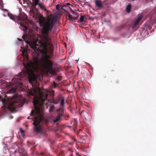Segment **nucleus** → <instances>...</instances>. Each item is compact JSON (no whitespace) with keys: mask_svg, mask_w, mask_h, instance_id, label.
Wrapping results in <instances>:
<instances>
[{"mask_svg":"<svg viewBox=\"0 0 156 156\" xmlns=\"http://www.w3.org/2000/svg\"><path fill=\"white\" fill-rule=\"evenodd\" d=\"M38 22L40 26L43 27L42 33V38L41 41L37 40L35 42H31L27 39L29 36L24 34L23 36V39L34 50L35 53H42L46 55L45 56L38 59L37 57L34 58L32 60H30L27 52H22V55L25 61L23 65L26 68V71L23 72V76L28 75L29 82H36L37 77L34 73V71H37L40 68L41 70L47 74L50 73L52 75L56 74L55 69L53 67V62L49 59L47 55L48 49L47 46L50 45L51 38L48 34L51 31L55 24V21L51 20V18H48L47 21L44 22V19L42 16L39 18Z\"/></svg>","mask_w":156,"mask_h":156,"instance_id":"obj_1","label":"nucleus"},{"mask_svg":"<svg viewBox=\"0 0 156 156\" xmlns=\"http://www.w3.org/2000/svg\"><path fill=\"white\" fill-rule=\"evenodd\" d=\"M31 95L34 96L33 103L35 110H32L30 113V117L28 119H32L34 121L33 124L34 126V131L36 133H39L41 131V127L40 124L43 115V108L44 102H48L47 98L48 94L43 92L41 89L37 87L33 88L30 92Z\"/></svg>","mask_w":156,"mask_h":156,"instance_id":"obj_2","label":"nucleus"},{"mask_svg":"<svg viewBox=\"0 0 156 156\" xmlns=\"http://www.w3.org/2000/svg\"><path fill=\"white\" fill-rule=\"evenodd\" d=\"M8 16L14 21H25L27 18V16L24 13L20 14L18 16H13L11 14H8Z\"/></svg>","mask_w":156,"mask_h":156,"instance_id":"obj_3","label":"nucleus"},{"mask_svg":"<svg viewBox=\"0 0 156 156\" xmlns=\"http://www.w3.org/2000/svg\"><path fill=\"white\" fill-rule=\"evenodd\" d=\"M22 73H20L19 74V76L17 77H14L12 80V81L13 82L14 84H16V86L20 88H21L23 85V83L20 81L22 80Z\"/></svg>","mask_w":156,"mask_h":156,"instance_id":"obj_4","label":"nucleus"},{"mask_svg":"<svg viewBox=\"0 0 156 156\" xmlns=\"http://www.w3.org/2000/svg\"><path fill=\"white\" fill-rule=\"evenodd\" d=\"M57 115L53 119V121L54 123L60 122L61 120V118L63 116L64 111L63 108H60L57 110Z\"/></svg>","mask_w":156,"mask_h":156,"instance_id":"obj_5","label":"nucleus"},{"mask_svg":"<svg viewBox=\"0 0 156 156\" xmlns=\"http://www.w3.org/2000/svg\"><path fill=\"white\" fill-rule=\"evenodd\" d=\"M20 29L24 31H26L27 29V27L25 25V23H26L28 21L27 18L25 21H20Z\"/></svg>","mask_w":156,"mask_h":156,"instance_id":"obj_6","label":"nucleus"},{"mask_svg":"<svg viewBox=\"0 0 156 156\" xmlns=\"http://www.w3.org/2000/svg\"><path fill=\"white\" fill-rule=\"evenodd\" d=\"M77 16L76 17H73L69 13H68V19L71 21H75L78 17V14H76Z\"/></svg>","mask_w":156,"mask_h":156,"instance_id":"obj_7","label":"nucleus"},{"mask_svg":"<svg viewBox=\"0 0 156 156\" xmlns=\"http://www.w3.org/2000/svg\"><path fill=\"white\" fill-rule=\"evenodd\" d=\"M95 4L96 6L99 8L103 7V5L101 1L99 0H96L95 1Z\"/></svg>","mask_w":156,"mask_h":156,"instance_id":"obj_8","label":"nucleus"},{"mask_svg":"<svg viewBox=\"0 0 156 156\" xmlns=\"http://www.w3.org/2000/svg\"><path fill=\"white\" fill-rule=\"evenodd\" d=\"M141 18L142 17L141 16H140L135 21L132 27L133 28H134V27H135L137 25V24L139 23V22L141 19Z\"/></svg>","mask_w":156,"mask_h":156,"instance_id":"obj_9","label":"nucleus"},{"mask_svg":"<svg viewBox=\"0 0 156 156\" xmlns=\"http://www.w3.org/2000/svg\"><path fill=\"white\" fill-rule=\"evenodd\" d=\"M39 0H33V6L34 8L37 5H39V4H40L39 3Z\"/></svg>","mask_w":156,"mask_h":156,"instance_id":"obj_10","label":"nucleus"},{"mask_svg":"<svg viewBox=\"0 0 156 156\" xmlns=\"http://www.w3.org/2000/svg\"><path fill=\"white\" fill-rule=\"evenodd\" d=\"M61 108H63L65 106L64 100L63 98H61V101L60 102Z\"/></svg>","mask_w":156,"mask_h":156,"instance_id":"obj_11","label":"nucleus"},{"mask_svg":"<svg viewBox=\"0 0 156 156\" xmlns=\"http://www.w3.org/2000/svg\"><path fill=\"white\" fill-rule=\"evenodd\" d=\"M79 138H80L81 141V143H85L86 142L85 137L83 136H82L79 135Z\"/></svg>","mask_w":156,"mask_h":156,"instance_id":"obj_12","label":"nucleus"},{"mask_svg":"<svg viewBox=\"0 0 156 156\" xmlns=\"http://www.w3.org/2000/svg\"><path fill=\"white\" fill-rule=\"evenodd\" d=\"M70 144V143H69L67 141H65L61 144V146L62 147H67L68 145Z\"/></svg>","mask_w":156,"mask_h":156,"instance_id":"obj_13","label":"nucleus"},{"mask_svg":"<svg viewBox=\"0 0 156 156\" xmlns=\"http://www.w3.org/2000/svg\"><path fill=\"white\" fill-rule=\"evenodd\" d=\"M17 89L16 87H13L11 89L9 90L8 91L9 93H15L16 92Z\"/></svg>","mask_w":156,"mask_h":156,"instance_id":"obj_14","label":"nucleus"},{"mask_svg":"<svg viewBox=\"0 0 156 156\" xmlns=\"http://www.w3.org/2000/svg\"><path fill=\"white\" fill-rule=\"evenodd\" d=\"M131 4H129L126 7V11L128 12H130L131 9Z\"/></svg>","mask_w":156,"mask_h":156,"instance_id":"obj_15","label":"nucleus"},{"mask_svg":"<svg viewBox=\"0 0 156 156\" xmlns=\"http://www.w3.org/2000/svg\"><path fill=\"white\" fill-rule=\"evenodd\" d=\"M55 106L54 105H51L50 107L49 111L50 112H52L54 111Z\"/></svg>","mask_w":156,"mask_h":156,"instance_id":"obj_16","label":"nucleus"},{"mask_svg":"<svg viewBox=\"0 0 156 156\" xmlns=\"http://www.w3.org/2000/svg\"><path fill=\"white\" fill-rule=\"evenodd\" d=\"M51 85L52 88H55L58 86V84L55 81H54Z\"/></svg>","mask_w":156,"mask_h":156,"instance_id":"obj_17","label":"nucleus"},{"mask_svg":"<svg viewBox=\"0 0 156 156\" xmlns=\"http://www.w3.org/2000/svg\"><path fill=\"white\" fill-rule=\"evenodd\" d=\"M71 124H73L72 125L74 127L76 128L77 126V122L76 120H74V121H73L71 122Z\"/></svg>","mask_w":156,"mask_h":156,"instance_id":"obj_18","label":"nucleus"},{"mask_svg":"<svg viewBox=\"0 0 156 156\" xmlns=\"http://www.w3.org/2000/svg\"><path fill=\"white\" fill-rule=\"evenodd\" d=\"M85 16H82L80 18V22L81 23H82L83 22Z\"/></svg>","mask_w":156,"mask_h":156,"instance_id":"obj_19","label":"nucleus"},{"mask_svg":"<svg viewBox=\"0 0 156 156\" xmlns=\"http://www.w3.org/2000/svg\"><path fill=\"white\" fill-rule=\"evenodd\" d=\"M20 132L22 134V136L23 137L25 136V131L24 130H22V128L20 129Z\"/></svg>","mask_w":156,"mask_h":156,"instance_id":"obj_20","label":"nucleus"},{"mask_svg":"<svg viewBox=\"0 0 156 156\" xmlns=\"http://www.w3.org/2000/svg\"><path fill=\"white\" fill-rule=\"evenodd\" d=\"M85 118L86 119H88V117L90 116V115L87 113H86L85 115H84Z\"/></svg>","mask_w":156,"mask_h":156,"instance_id":"obj_21","label":"nucleus"},{"mask_svg":"<svg viewBox=\"0 0 156 156\" xmlns=\"http://www.w3.org/2000/svg\"><path fill=\"white\" fill-rule=\"evenodd\" d=\"M39 6L41 8V9L42 10H46V9L45 7L44 6H42L41 4H39Z\"/></svg>","mask_w":156,"mask_h":156,"instance_id":"obj_22","label":"nucleus"},{"mask_svg":"<svg viewBox=\"0 0 156 156\" xmlns=\"http://www.w3.org/2000/svg\"><path fill=\"white\" fill-rule=\"evenodd\" d=\"M60 99H59V100H58L56 101H54L52 102V103H54L55 104H57L59 103V102Z\"/></svg>","mask_w":156,"mask_h":156,"instance_id":"obj_23","label":"nucleus"},{"mask_svg":"<svg viewBox=\"0 0 156 156\" xmlns=\"http://www.w3.org/2000/svg\"><path fill=\"white\" fill-rule=\"evenodd\" d=\"M14 153H15V154H16L17 153H18L20 154H22V152H21L19 151H14Z\"/></svg>","mask_w":156,"mask_h":156,"instance_id":"obj_24","label":"nucleus"},{"mask_svg":"<svg viewBox=\"0 0 156 156\" xmlns=\"http://www.w3.org/2000/svg\"><path fill=\"white\" fill-rule=\"evenodd\" d=\"M15 103H17V102H16V101H14V103L13 104V105H14V104H15Z\"/></svg>","mask_w":156,"mask_h":156,"instance_id":"obj_25","label":"nucleus"},{"mask_svg":"<svg viewBox=\"0 0 156 156\" xmlns=\"http://www.w3.org/2000/svg\"><path fill=\"white\" fill-rule=\"evenodd\" d=\"M58 6H59V5H56V7L57 9H58Z\"/></svg>","mask_w":156,"mask_h":156,"instance_id":"obj_26","label":"nucleus"},{"mask_svg":"<svg viewBox=\"0 0 156 156\" xmlns=\"http://www.w3.org/2000/svg\"><path fill=\"white\" fill-rule=\"evenodd\" d=\"M18 39L20 41H21L22 40L21 39H19V38H18Z\"/></svg>","mask_w":156,"mask_h":156,"instance_id":"obj_27","label":"nucleus"},{"mask_svg":"<svg viewBox=\"0 0 156 156\" xmlns=\"http://www.w3.org/2000/svg\"><path fill=\"white\" fill-rule=\"evenodd\" d=\"M66 5H70V4H69V3H67L66 4Z\"/></svg>","mask_w":156,"mask_h":156,"instance_id":"obj_28","label":"nucleus"},{"mask_svg":"<svg viewBox=\"0 0 156 156\" xmlns=\"http://www.w3.org/2000/svg\"><path fill=\"white\" fill-rule=\"evenodd\" d=\"M41 155H43V154H44V153H43V152H41Z\"/></svg>","mask_w":156,"mask_h":156,"instance_id":"obj_29","label":"nucleus"},{"mask_svg":"<svg viewBox=\"0 0 156 156\" xmlns=\"http://www.w3.org/2000/svg\"><path fill=\"white\" fill-rule=\"evenodd\" d=\"M78 60H75L76 61V62H77L78 61Z\"/></svg>","mask_w":156,"mask_h":156,"instance_id":"obj_30","label":"nucleus"}]
</instances>
